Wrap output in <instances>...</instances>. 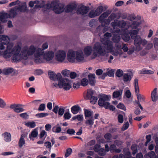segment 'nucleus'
<instances>
[{"instance_id":"nucleus-30","label":"nucleus","mask_w":158,"mask_h":158,"mask_svg":"<svg viewBox=\"0 0 158 158\" xmlns=\"http://www.w3.org/2000/svg\"><path fill=\"white\" fill-rule=\"evenodd\" d=\"M123 89H120L118 91L114 92L113 93V98H121L122 95L123 93Z\"/></svg>"},{"instance_id":"nucleus-41","label":"nucleus","mask_w":158,"mask_h":158,"mask_svg":"<svg viewBox=\"0 0 158 158\" xmlns=\"http://www.w3.org/2000/svg\"><path fill=\"white\" fill-rule=\"evenodd\" d=\"M94 92L91 89H88L87 90V93L86 94V99H89L93 96Z\"/></svg>"},{"instance_id":"nucleus-8","label":"nucleus","mask_w":158,"mask_h":158,"mask_svg":"<svg viewBox=\"0 0 158 158\" xmlns=\"http://www.w3.org/2000/svg\"><path fill=\"white\" fill-rule=\"evenodd\" d=\"M111 24L113 28V32L114 34L118 33L120 34V33L122 32L120 31L119 28H117L116 27L123 28L126 26V23L125 21L123 20L118 21L117 20H115L113 22L111 23Z\"/></svg>"},{"instance_id":"nucleus-22","label":"nucleus","mask_w":158,"mask_h":158,"mask_svg":"<svg viewBox=\"0 0 158 158\" xmlns=\"http://www.w3.org/2000/svg\"><path fill=\"white\" fill-rule=\"evenodd\" d=\"M4 140L7 142H9L11 140V136L10 133L8 132H5L2 134Z\"/></svg>"},{"instance_id":"nucleus-55","label":"nucleus","mask_w":158,"mask_h":158,"mask_svg":"<svg viewBox=\"0 0 158 158\" xmlns=\"http://www.w3.org/2000/svg\"><path fill=\"white\" fill-rule=\"evenodd\" d=\"M6 105V104L4 100L2 98H0V108H4Z\"/></svg>"},{"instance_id":"nucleus-40","label":"nucleus","mask_w":158,"mask_h":158,"mask_svg":"<svg viewBox=\"0 0 158 158\" xmlns=\"http://www.w3.org/2000/svg\"><path fill=\"white\" fill-rule=\"evenodd\" d=\"M25 125L27 127L31 128H34L36 126L35 123L34 121L27 122L25 123Z\"/></svg>"},{"instance_id":"nucleus-59","label":"nucleus","mask_w":158,"mask_h":158,"mask_svg":"<svg viewBox=\"0 0 158 158\" xmlns=\"http://www.w3.org/2000/svg\"><path fill=\"white\" fill-rule=\"evenodd\" d=\"M46 107L45 104L44 103L41 104L38 109V110L39 111H44Z\"/></svg>"},{"instance_id":"nucleus-19","label":"nucleus","mask_w":158,"mask_h":158,"mask_svg":"<svg viewBox=\"0 0 158 158\" xmlns=\"http://www.w3.org/2000/svg\"><path fill=\"white\" fill-rule=\"evenodd\" d=\"M89 8L88 6H82L79 7L77 10V14L84 15L87 14L89 10Z\"/></svg>"},{"instance_id":"nucleus-62","label":"nucleus","mask_w":158,"mask_h":158,"mask_svg":"<svg viewBox=\"0 0 158 158\" xmlns=\"http://www.w3.org/2000/svg\"><path fill=\"white\" fill-rule=\"evenodd\" d=\"M129 126V123L128 122H127L125 123L123 126L121 128L122 131H124L127 129Z\"/></svg>"},{"instance_id":"nucleus-11","label":"nucleus","mask_w":158,"mask_h":158,"mask_svg":"<svg viewBox=\"0 0 158 158\" xmlns=\"http://www.w3.org/2000/svg\"><path fill=\"white\" fill-rule=\"evenodd\" d=\"M51 7L57 14L60 13L64 10V6L60 4L59 2L53 1L51 4Z\"/></svg>"},{"instance_id":"nucleus-26","label":"nucleus","mask_w":158,"mask_h":158,"mask_svg":"<svg viewBox=\"0 0 158 158\" xmlns=\"http://www.w3.org/2000/svg\"><path fill=\"white\" fill-rule=\"evenodd\" d=\"M15 9H17L18 13L25 11L27 10V6L25 3H23L21 5H19L15 6Z\"/></svg>"},{"instance_id":"nucleus-50","label":"nucleus","mask_w":158,"mask_h":158,"mask_svg":"<svg viewBox=\"0 0 158 158\" xmlns=\"http://www.w3.org/2000/svg\"><path fill=\"white\" fill-rule=\"evenodd\" d=\"M154 47L156 50H158V38H155L153 40Z\"/></svg>"},{"instance_id":"nucleus-63","label":"nucleus","mask_w":158,"mask_h":158,"mask_svg":"<svg viewBox=\"0 0 158 158\" xmlns=\"http://www.w3.org/2000/svg\"><path fill=\"white\" fill-rule=\"evenodd\" d=\"M62 74L64 76H68L69 75V71L67 70H64L62 71Z\"/></svg>"},{"instance_id":"nucleus-33","label":"nucleus","mask_w":158,"mask_h":158,"mask_svg":"<svg viewBox=\"0 0 158 158\" xmlns=\"http://www.w3.org/2000/svg\"><path fill=\"white\" fill-rule=\"evenodd\" d=\"M138 31L137 30H132L129 33L132 39H134L135 40L137 36H140L137 35Z\"/></svg>"},{"instance_id":"nucleus-52","label":"nucleus","mask_w":158,"mask_h":158,"mask_svg":"<svg viewBox=\"0 0 158 158\" xmlns=\"http://www.w3.org/2000/svg\"><path fill=\"white\" fill-rule=\"evenodd\" d=\"M123 70L120 69H118L116 73L115 74L117 77H120L123 76Z\"/></svg>"},{"instance_id":"nucleus-5","label":"nucleus","mask_w":158,"mask_h":158,"mask_svg":"<svg viewBox=\"0 0 158 158\" xmlns=\"http://www.w3.org/2000/svg\"><path fill=\"white\" fill-rule=\"evenodd\" d=\"M52 85L53 87H59L65 90H69L71 88V84L69 80L66 78H63L62 77L58 81V84L53 83Z\"/></svg>"},{"instance_id":"nucleus-12","label":"nucleus","mask_w":158,"mask_h":158,"mask_svg":"<svg viewBox=\"0 0 158 158\" xmlns=\"http://www.w3.org/2000/svg\"><path fill=\"white\" fill-rule=\"evenodd\" d=\"M110 98V96L103 94L101 95L99 99L98 103L100 106H103L106 107L107 105H109L108 101Z\"/></svg>"},{"instance_id":"nucleus-25","label":"nucleus","mask_w":158,"mask_h":158,"mask_svg":"<svg viewBox=\"0 0 158 158\" xmlns=\"http://www.w3.org/2000/svg\"><path fill=\"white\" fill-rule=\"evenodd\" d=\"M84 111L85 119H87V118L93 117V111L86 109H84Z\"/></svg>"},{"instance_id":"nucleus-42","label":"nucleus","mask_w":158,"mask_h":158,"mask_svg":"<svg viewBox=\"0 0 158 158\" xmlns=\"http://www.w3.org/2000/svg\"><path fill=\"white\" fill-rule=\"evenodd\" d=\"M83 115L82 114H80L74 116L71 119L73 120L77 119L78 121H81L83 120Z\"/></svg>"},{"instance_id":"nucleus-14","label":"nucleus","mask_w":158,"mask_h":158,"mask_svg":"<svg viewBox=\"0 0 158 158\" xmlns=\"http://www.w3.org/2000/svg\"><path fill=\"white\" fill-rule=\"evenodd\" d=\"M77 51H74L73 50H69L68 51L67 58L68 60L70 62H75V58L76 55Z\"/></svg>"},{"instance_id":"nucleus-13","label":"nucleus","mask_w":158,"mask_h":158,"mask_svg":"<svg viewBox=\"0 0 158 158\" xmlns=\"http://www.w3.org/2000/svg\"><path fill=\"white\" fill-rule=\"evenodd\" d=\"M55 56V53L52 51H47L44 52L41 58L43 60V62H44V60L46 61L49 62L52 60Z\"/></svg>"},{"instance_id":"nucleus-49","label":"nucleus","mask_w":158,"mask_h":158,"mask_svg":"<svg viewBox=\"0 0 158 158\" xmlns=\"http://www.w3.org/2000/svg\"><path fill=\"white\" fill-rule=\"evenodd\" d=\"M137 145L135 144H133L131 146V149L133 151L132 153L133 155H135L137 152Z\"/></svg>"},{"instance_id":"nucleus-53","label":"nucleus","mask_w":158,"mask_h":158,"mask_svg":"<svg viewBox=\"0 0 158 158\" xmlns=\"http://www.w3.org/2000/svg\"><path fill=\"white\" fill-rule=\"evenodd\" d=\"M72 152V150L71 148H68L67 149L65 155V157L66 158L70 155Z\"/></svg>"},{"instance_id":"nucleus-51","label":"nucleus","mask_w":158,"mask_h":158,"mask_svg":"<svg viewBox=\"0 0 158 158\" xmlns=\"http://www.w3.org/2000/svg\"><path fill=\"white\" fill-rule=\"evenodd\" d=\"M89 99H90L91 103L94 104L97 102L98 98L97 97L92 96L91 98H89Z\"/></svg>"},{"instance_id":"nucleus-35","label":"nucleus","mask_w":158,"mask_h":158,"mask_svg":"<svg viewBox=\"0 0 158 158\" xmlns=\"http://www.w3.org/2000/svg\"><path fill=\"white\" fill-rule=\"evenodd\" d=\"M135 93H139V90L138 85V80L136 78L135 79L134 82Z\"/></svg>"},{"instance_id":"nucleus-45","label":"nucleus","mask_w":158,"mask_h":158,"mask_svg":"<svg viewBox=\"0 0 158 158\" xmlns=\"http://www.w3.org/2000/svg\"><path fill=\"white\" fill-rule=\"evenodd\" d=\"M97 12L95 10H91L89 14V17L91 18H93L99 15Z\"/></svg>"},{"instance_id":"nucleus-56","label":"nucleus","mask_w":158,"mask_h":158,"mask_svg":"<svg viewBox=\"0 0 158 158\" xmlns=\"http://www.w3.org/2000/svg\"><path fill=\"white\" fill-rule=\"evenodd\" d=\"M20 3V2L19 0H17L15 1L12 2L10 3L9 4V6L11 7L14 6L19 5Z\"/></svg>"},{"instance_id":"nucleus-16","label":"nucleus","mask_w":158,"mask_h":158,"mask_svg":"<svg viewBox=\"0 0 158 158\" xmlns=\"http://www.w3.org/2000/svg\"><path fill=\"white\" fill-rule=\"evenodd\" d=\"M85 61V56L81 50L77 51L75 62H83Z\"/></svg>"},{"instance_id":"nucleus-24","label":"nucleus","mask_w":158,"mask_h":158,"mask_svg":"<svg viewBox=\"0 0 158 158\" xmlns=\"http://www.w3.org/2000/svg\"><path fill=\"white\" fill-rule=\"evenodd\" d=\"M121 34L123 39L125 41L127 42L130 40V37L127 31V29L124 31L123 33L121 32Z\"/></svg>"},{"instance_id":"nucleus-60","label":"nucleus","mask_w":158,"mask_h":158,"mask_svg":"<svg viewBox=\"0 0 158 158\" xmlns=\"http://www.w3.org/2000/svg\"><path fill=\"white\" fill-rule=\"evenodd\" d=\"M103 9V7L102 6H100L97 8L95 10L99 15L102 12Z\"/></svg>"},{"instance_id":"nucleus-31","label":"nucleus","mask_w":158,"mask_h":158,"mask_svg":"<svg viewBox=\"0 0 158 158\" xmlns=\"http://www.w3.org/2000/svg\"><path fill=\"white\" fill-rule=\"evenodd\" d=\"M38 132L37 129H35L32 131L31 133L29 135V138L32 140H33V138H35L38 135Z\"/></svg>"},{"instance_id":"nucleus-54","label":"nucleus","mask_w":158,"mask_h":158,"mask_svg":"<svg viewBox=\"0 0 158 158\" xmlns=\"http://www.w3.org/2000/svg\"><path fill=\"white\" fill-rule=\"evenodd\" d=\"M117 108L118 109L123 110H126V109L124 105L121 103H119L117 106Z\"/></svg>"},{"instance_id":"nucleus-2","label":"nucleus","mask_w":158,"mask_h":158,"mask_svg":"<svg viewBox=\"0 0 158 158\" xmlns=\"http://www.w3.org/2000/svg\"><path fill=\"white\" fill-rule=\"evenodd\" d=\"M13 47V44L10 43L7 45V49L4 52L0 51V55H2L6 58H10L13 54L12 57L13 62H19L23 59L27 58L28 52H26L27 47L24 48L22 51H21V44H17ZM28 53L30 52H28Z\"/></svg>"},{"instance_id":"nucleus-48","label":"nucleus","mask_w":158,"mask_h":158,"mask_svg":"<svg viewBox=\"0 0 158 158\" xmlns=\"http://www.w3.org/2000/svg\"><path fill=\"white\" fill-rule=\"evenodd\" d=\"M47 135L46 132L44 130L42 131L40 133V138L44 140Z\"/></svg>"},{"instance_id":"nucleus-15","label":"nucleus","mask_w":158,"mask_h":158,"mask_svg":"<svg viewBox=\"0 0 158 158\" xmlns=\"http://www.w3.org/2000/svg\"><path fill=\"white\" fill-rule=\"evenodd\" d=\"M138 101H135V105L137 104L140 109L143 110V108L140 104V102H143L145 101V97L143 95L139 94V93H135Z\"/></svg>"},{"instance_id":"nucleus-43","label":"nucleus","mask_w":158,"mask_h":158,"mask_svg":"<svg viewBox=\"0 0 158 158\" xmlns=\"http://www.w3.org/2000/svg\"><path fill=\"white\" fill-rule=\"evenodd\" d=\"M115 70V69H107L106 70L107 74L110 77H113Z\"/></svg>"},{"instance_id":"nucleus-1","label":"nucleus","mask_w":158,"mask_h":158,"mask_svg":"<svg viewBox=\"0 0 158 158\" xmlns=\"http://www.w3.org/2000/svg\"><path fill=\"white\" fill-rule=\"evenodd\" d=\"M105 42L101 44L98 43H96L94 47L95 52L94 55L95 56L99 54L101 55L105 56L108 53H110L114 56H121L123 54L122 50L124 52H128V48L127 44H115V48L113 45V42L109 39L106 38Z\"/></svg>"},{"instance_id":"nucleus-23","label":"nucleus","mask_w":158,"mask_h":158,"mask_svg":"<svg viewBox=\"0 0 158 158\" xmlns=\"http://www.w3.org/2000/svg\"><path fill=\"white\" fill-rule=\"evenodd\" d=\"M27 136V135L26 134H23L21 135L19 141V146L20 148H21L25 143L24 139Z\"/></svg>"},{"instance_id":"nucleus-58","label":"nucleus","mask_w":158,"mask_h":158,"mask_svg":"<svg viewBox=\"0 0 158 158\" xmlns=\"http://www.w3.org/2000/svg\"><path fill=\"white\" fill-rule=\"evenodd\" d=\"M48 113H42L37 114L36 116L40 118H43L48 116Z\"/></svg>"},{"instance_id":"nucleus-21","label":"nucleus","mask_w":158,"mask_h":158,"mask_svg":"<svg viewBox=\"0 0 158 158\" xmlns=\"http://www.w3.org/2000/svg\"><path fill=\"white\" fill-rule=\"evenodd\" d=\"M95 75L94 74H90L88 75L89 84L92 86H94L95 84Z\"/></svg>"},{"instance_id":"nucleus-39","label":"nucleus","mask_w":158,"mask_h":158,"mask_svg":"<svg viewBox=\"0 0 158 158\" xmlns=\"http://www.w3.org/2000/svg\"><path fill=\"white\" fill-rule=\"evenodd\" d=\"M121 33H120H120H117L118 34L117 35L113 36L112 38V40L114 42L117 43L120 40V35H121Z\"/></svg>"},{"instance_id":"nucleus-27","label":"nucleus","mask_w":158,"mask_h":158,"mask_svg":"<svg viewBox=\"0 0 158 158\" xmlns=\"http://www.w3.org/2000/svg\"><path fill=\"white\" fill-rule=\"evenodd\" d=\"M110 13L109 11H106L102 14L99 17V20L100 23H102L105 19V18H107L110 14Z\"/></svg>"},{"instance_id":"nucleus-17","label":"nucleus","mask_w":158,"mask_h":158,"mask_svg":"<svg viewBox=\"0 0 158 158\" xmlns=\"http://www.w3.org/2000/svg\"><path fill=\"white\" fill-rule=\"evenodd\" d=\"M48 75L49 78L52 80L55 81L57 80L58 81L62 77L61 74L58 73L56 74L53 71H49L48 72Z\"/></svg>"},{"instance_id":"nucleus-4","label":"nucleus","mask_w":158,"mask_h":158,"mask_svg":"<svg viewBox=\"0 0 158 158\" xmlns=\"http://www.w3.org/2000/svg\"><path fill=\"white\" fill-rule=\"evenodd\" d=\"M134 44L135 47V51L137 52L143 49V46L146 45L145 50H143L140 52L141 56H144L148 52L147 50H149L153 47V44L152 43L148 42V41L145 39H142L140 36H137L134 41Z\"/></svg>"},{"instance_id":"nucleus-7","label":"nucleus","mask_w":158,"mask_h":158,"mask_svg":"<svg viewBox=\"0 0 158 158\" xmlns=\"http://www.w3.org/2000/svg\"><path fill=\"white\" fill-rule=\"evenodd\" d=\"M18 13L17 9H15V7L10 10L9 14L6 13H0V21L2 23L6 22L8 18H13Z\"/></svg>"},{"instance_id":"nucleus-18","label":"nucleus","mask_w":158,"mask_h":158,"mask_svg":"<svg viewBox=\"0 0 158 158\" xmlns=\"http://www.w3.org/2000/svg\"><path fill=\"white\" fill-rule=\"evenodd\" d=\"M23 105L19 104L11 105L10 107L15 112L19 113L24 111V109L22 107Z\"/></svg>"},{"instance_id":"nucleus-32","label":"nucleus","mask_w":158,"mask_h":158,"mask_svg":"<svg viewBox=\"0 0 158 158\" xmlns=\"http://www.w3.org/2000/svg\"><path fill=\"white\" fill-rule=\"evenodd\" d=\"M132 77L131 75L129 73H124L123 75V80L125 82L130 81Z\"/></svg>"},{"instance_id":"nucleus-38","label":"nucleus","mask_w":158,"mask_h":158,"mask_svg":"<svg viewBox=\"0 0 158 158\" xmlns=\"http://www.w3.org/2000/svg\"><path fill=\"white\" fill-rule=\"evenodd\" d=\"M80 109L79 106H73L71 108V110L73 114H77L79 111Z\"/></svg>"},{"instance_id":"nucleus-64","label":"nucleus","mask_w":158,"mask_h":158,"mask_svg":"<svg viewBox=\"0 0 158 158\" xmlns=\"http://www.w3.org/2000/svg\"><path fill=\"white\" fill-rule=\"evenodd\" d=\"M155 142L157 145L155 147V152L157 153H158V138H156Z\"/></svg>"},{"instance_id":"nucleus-20","label":"nucleus","mask_w":158,"mask_h":158,"mask_svg":"<svg viewBox=\"0 0 158 158\" xmlns=\"http://www.w3.org/2000/svg\"><path fill=\"white\" fill-rule=\"evenodd\" d=\"M77 7L76 4L74 3L69 4L65 7V10L66 12H71L75 9Z\"/></svg>"},{"instance_id":"nucleus-6","label":"nucleus","mask_w":158,"mask_h":158,"mask_svg":"<svg viewBox=\"0 0 158 158\" xmlns=\"http://www.w3.org/2000/svg\"><path fill=\"white\" fill-rule=\"evenodd\" d=\"M106 40V38L105 37L101 39L100 41L101 42V43L99 42H96L95 44H94L93 47V48L91 46H88L85 47L83 49V52L84 55L86 56H89L91 55L92 53V57L93 58H95L97 56H104L101 55L99 54H98L97 56H95L94 55V52H95L94 49V47L95 44L96 43H99L101 44H102V43L105 42Z\"/></svg>"},{"instance_id":"nucleus-29","label":"nucleus","mask_w":158,"mask_h":158,"mask_svg":"<svg viewBox=\"0 0 158 158\" xmlns=\"http://www.w3.org/2000/svg\"><path fill=\"white\" fill-rule=\"evenodd\" d=\"M95 143V141L94 140H92L88 142L85 144V148L89 150H92L93 149V146Z\"/></svg>"},{"instance_id":"nucleus-57","label":"nucleus","mask_w":158,"mask_h":158,"mask_svg":"<svg viewBox=\"0 0 158 158\" xmlns=\"http://www.w3.org/2000/svg\"><path fill=\"white\" fill-rule=\"evenodd\" d=\"M71 117V115L69 112H65L64 115V118L66 119H69Z\"/></svg>"},{"instance_id":"nucleus-36","label":"nucleus","mask_w":158,"mask_h":158,"mask_svg":"<svg viewBox=\"0 0 158 158\" xmlns=\"http://www.w3.org/2000/svg\"><path fill=\"white\" fill-rule=\"evenodd\" d=\"M86 120L85 122V123L86 126L89 125L92 126L94 123V119L93 117L89 118H87L86 119Z\"/></svg>"},{"instance_id":"nucleus-9","label":"nucleus","mask_w":158,"mask_h":158,"mask_svg":"<svg viewBox=\"0 0 158 158\" xmlns=\"http://www.w3.org/2000/svg\"><path fill=\"white\" fill-rule=\"evenodd\" d=\"M66 57V52L63 50H59L55 52V60L60 63L64 62Z\"/></svg>"},{"instance_id":"nucleus-28","label":"nucleus","mask_w":158,"mask_h":158,"mask_svg":"<svg viewBox=\"0 0 158 158\" xmlns=\"http://www.w3.org/2000/svg\"><path fill=\"white\" fill-rule=\"evenodd\" d=\"M157 89L155 88L152 92L151 94V98L153 102H156L158 99V96L157 94Z\"/></svg>"},{"instance_id":"nucleus-37","label":"nucleus","mask_w":158,"mask_h":158,"mask_svg":"<svg viewBox=\"0 0 158 158\" xmlns=\"http://www.w3.org/2000/svg\"><path fill=\"white\" fill-rule=\"evenodd\" d=\"M144 157L145 158H155V153L154 151H152L146 154Z\"/></svg>"},{"instance_id":"nucleus-61","label":"nucleus","mask_w":158,"mask_h":158,"mask_svg":"<svg viewBox=\"0 0 158 158\" xmlns=\"http://www.w3.org/2000/svg\"><path fill=\"white\" fill-rule=\"evenodd\" d=\"M118 119L119 123H122L123 121V118L122 115L119 114L118 116Z\"/></svg>"},{"instance_id":"nucleus-47","label":"nucleus","mask_w":158,"mask_h":158,"mask_svg":"<svg viewBox=\"0 0 158 158\" xmlns=\"http://www.w3.org/2000/svg\"><path fill=\"white\" fill-rule=\"evenodd\" d=\"M58 124L56 126H54L52 128L53 132L56 133H59L61 131V128L58 126Z\"/></svg>"},{"instance_id":"nucleus-34","label":"nucleus","mask_w":158,"mask_h":158,"mask_svg":"<svg viewBox=\"0 0 158 158\" xmlns=\"http://www.w3.org/2000/svg\"><path fill=\"white\" fill-rule=\"evenodd\" d=\"M14 69L12 68L4 69L2 70V73L5 75H9L14 72Z\"/></svg>"},{"instance_id":"nucleus-3","label":"nucleus","mask_w":158,"mask_h":158,"mask_svg":"<svg viewBox=\"0 0 158 158\" xmlns=\"http://www.w3.org/2000/svg\"><path fill=\"white\" fill-rule=\"evenodd\" d=\"M48 45L47 43H45L43 44L42 46V49L41 48H38L35 47L33 45H31L29 46H26L23 47L22 48H21V51H22L23 48L25 47H27V49L26 52H30V53L27 54V58L26 59H23L22 60H27L29 57L33 56L34 57L35 61L37 63H40L43 62V60L41 56H42L44 52V50L47 49L48 48Z\"/></svg>"},{"instance_id":"nucleus-44","label":"nucleus","mask_w":158,"mask_h":158,"mask_svg":"<svg viewBox=\"0 0 158 158\" xmlns=\"http://www.w3.org/2000/svg\"><path fill=\"white\" fill-rule=\"evenodd\" d=\"M140 73L143 74H152L154 73V71L152 70H148L144 69L140 71Z\"/></svg>"},{"instance_id":"nucleus-10","label":"nucleus","mask_w":158,"mask_h":158,"mask_svg":"<svg viewBox=\"0 0 158 158\" xmlns=\"http://www.w3.org/2000/svg\"><path fill=\"white\" fill-rule=\"evenodd\" d=\"M10 40V39L8 36L4 35H0V50H4L6 46L7 48L8 44L12 43H9Z\"/></svg>"},{"instance_id":"nucleus-46","label":"nucleus","mask_w":158,"mask_h":158,"mask_svg":"<svg viewBox=\"0 0 158 158\" xmlns=\"http://www.w3.org/2000/svg\"><path fill=\"white\" fill-rule=\"evenodd\" d=\"M88 80L86 78H83L81 81V83L80 85L85 86H86L88 83Z\"/></svg>"}]
</instances>
